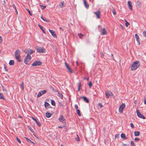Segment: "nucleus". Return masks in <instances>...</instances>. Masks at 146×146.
<instances>
[{"label":"nucleus","instance_id":"22","mask_svg":"<svg viewBox=\"0 0 146 146\" xmlns=\"http://www.w3.org/2000/svg\"><path fill=\"white\" fill-rule=\"evenodd\" d=\"M15 63L14 61L13 60H11L9 62V64L10 65H13Z\"/></svg>","mask_w":146,"mask_h":146},{"label":"nucleus","instance_id":"38","mask_svg":"<svg viewBox=\"0 0 146 146\" xmlns=\"http://www.w3.org/2000/svg\"><path fill=\"white\" fill-rule=\"evenodd\" d=\"M76 136L77 137V138H75V140L76 141H80V138H79V137L78 136V135H76Z\"/></svg>","mask_w":146,"mask_h":146},{"label":"nucleus","instance_id":"7","mask_svg":"<svg viewBox=\"0 0 146 146\" xmlns=\"http://www.w3.org/2000/svg\"><path fill=\"white\" fill-rule=\"evenodd\" d=\"M136 112L137 116L141 118H142L143 119H145V116L140 112L139 110H136Z\"/></svg>","mask_w":146,"mask_h":146},{"label":"nucleus","instance_id":"64","mask_svg":"<svg viewBox=\"0 0 146 146\" xmlns=\"http://www.w3.org/2000/svg\"><path fill=\"white\" fill-rule=\"evenodd\" d=\"M59 28L61 30H62V31H63V29L62 28L60 27Z\"/></svg>","mask_w":146,"mask_h":146},{"label":"nucleus","instance_id":"51","mask_svg":"<svg viewBox=\"0 0 146 146\" xmlns=\"http://www.w3.org/2000/svg\"><path fill=\"white\" fill-rule=\"evenodd\" d=\"M139 140H140V139H139L138 138H135V140L136 141H139Z\"/></svg>","mask_w":146,"mask_h":146},{"label":"nucleus","instance_id":"56","mask_svg":"<svg viewBox=\"0 0 146 146\" xmlns=\"http://www.w3.org/2000/svg\"><path fill=\"white\" fill-rule=\"evenodd\" d=\"M144 102L145 104H146V98H144Z\"/></svg>","mask_w":146,"mask_h":146},{"label":"nucleus","instance_id":"40","mask_svg":"<svg viewBox=\"0 0 146 146\" xmlns=\"http://www.w3.org/2000/svg\"><path fill=\"white\" fill-rule=\"evenodd\" d=\"M42 94H45L47 92V91L45 90H43L41 91V92Z\"/></svg>","mask_w":146,"mask_h":146},{"label":"nucleus","instance_id":"44","mask_svg":"<svg viewBox=\"0 0 146 146\" xmlns=\"http://www.w3.org/2000/svg\"><path fill=\"white\" fill-rule=\"evenodd\" d=\"M112 12L114 15H115L116 14V12L114 9L112 10Z\"/></svg>","mask_w":146,"mask_h":146},{"label":"nucleus","instance_id":"5","mask_svg":"<svg viewBox=\"0 0 146 146\" xmlns=\"http://www.w3.org/2000/svg\"><path fill=\"white\" fill-rule=\"evenodd\" d=\"M42 64V62L40 61H35L32 64L33 66H39Z\"/></svg>","mask_w":146,"mask_h":146},{"label":"nucleus","instance_id":"13","mask_svg":"<svg viewBox=\"0 0 146 146\" xmlns=\"http://www.w3.org/2000/svg\"><path fill=\"white\" fill-rule=\"evenodd\" d=\"M135 37L136 41H137L138 44L139 45L140 44V38L138 36V35L137 34H135Z\"/></svg>","mask_w":146,"mask_h":146},{"label":"nucleus","instance_id":"24","mask_svg":"<svg viewBox=\"0 0 146 146\" xmlns=\"http://www.w3.org/2000/svg\"><path fill=\"white\" fill-rule=\"evenodd\" d=\"M64 5V1H61V3L59 5V6L60 7L62 8L63 7V6Z\"/></svg>","mask_w":146,"mask_h":146},{"label":"nucleus","instance_id":"10","mask_svg":"<svg viewBox=\"0 0 146 146\" xmlns=\"http://www.w3.org/2000/svg\"><path fill=\"white\" fill-rule=\"evenodd\" d=\"M24 52L26 53H28V54H32L34 52L33 51L32 49H25L24 50Z\"/></svg>","mask_w":146,"mask_h":146},{"label":"nucleus","instance_id":"12","mask_svg":"<svg viewBox=\"0 0 146 146\" xmlns=\"http://www.w3.org/2000/svg\"><path fill=\"white\" fill-rule=\"evenodd\" d=\"M100 32L101 34L103 35H106L107 34V32L105 28H104L102 29L101 30Z\"/></svg>","mask_w":146,"mask_h":146},{"label":"nucleus","instance_id":"61","mask_svg":"<svg viewBox=\"0 0 146 146\" xmlns=\"http://www.w3.org/2000/svg\"><path fill=\"white\" fill-rule=\"evenodd\" d=\"M46 7L44 6H42V9H44L46 8Z\"/></svg>","mask_w":146,"mask_h":146},{"label":"nucleus","instance_id":"25","mask_svg":"<svg viewBox=\"0 0 146 146\" xmlns=\"http://www.w3.org/2000/svg\"><path fill=\"white\" fill-rule=\"evenodd\" d=\"M136 4L137 6H138L139 7H140L141 5V3L139 1H137V2Z\"/></svg>","mask_w":146,"mask_h":146},{"label":"nucleus","instance_id":"3","mask_svg":"<svg viewBox=\"0 0 146 146\" xmlns=\"http://www.w3.org/2000/svg\"><path fill=\"white\" fill-rule=\"evenodd\" d=\"M36 51L38 53H44L45 52V49L43 47L38 46L36 47Z\"/></svg>","mask_w":146,"mask_h":146},{"label":"nucleus","instance_id":"50","mask_svg":"<svg viewBox=\"0 0 146 146\" xmlns=\"http://www.w3.org/2000/svg\"><path fill=\"white\" fill-rule=\"evenodd\" d=\"M4 68L5 69V70L7 71V72L8 71V69L6 68V66L5 65H4Z\"/></svg>","mask_w":146,"mask_h":146},{"label":"nucleus","instance_id":"62","mask_svg":"<svg viewBox=\"0 0 146 146\" xmlns=\"http://www.w3.org/2000/svg\"><path fill=\"white\" fill-rule=\"evenodd\" d=\"M110 96H112L113 95V94L110 91Z\"/></svg>","mask_w":146,"mask_h":146},{"label":"nucleus","instance_id":"27","mask_svg":"<svg viewBox=\"0 0 146 146\" xmlns=\"http://www.w3.org/2000/svg\"><path fill=\"white\" fill-rule=\"evenodd\" d=\"M41 18L44 21H46L47 22H50V21L49 20H47V19H45L42 16L41 17Z\"/></svg>","mask_w":146,"mask_h":146},{"label":"nucleus","instance_id":"52","mask_svg":"<svg viewBox=\"0 0 146 146\" xmlns=\"http://www.w3.org/2000/svg\"><path fill=\"white\" fill-rule=\"evenodd\" d=\"M143 34L144 36H145L146 37V31H144L143 32Z\"/></svg>","mask_w":146,"mask_h":146},{"label":"nucleus","instance_id":"14","mask_svg":"<svg viewBox=\"0 0 146 146\" xmlns=\"http://www.w3.org/2000/svg\"><path fill=\"white\" fill-rule=\"evenodd\" d=\"M49 31L50 33L54 37H56V34L55 33L54 31H53L52 30L49 29Z\"/></svg>","mask_w":146,"mask_h":146},{"label":"nucleus","instance_id":"48","mask_svg":"<svg viewBox=\"0 0 146 146\" xmlns=\"http://www.w3.org/2000/svg\"><path fill=\"white\" fill-rule=\"evenodd\" d=\"M17 140L18 142H19L20 143H21V140L18 138V137H17Z\"/></svg>","mask_w":146,"mask_h":146},{"label":"nucleus","instance_id":"33","mask_svg":"<svg viewBox=\"0 0 146 146\" xmlns=\"http://www.w3.org/2000/svg\"><path fill=\"white\" fill-rule=\"evenodd\" d=\"M51 104L52 106H55V103L54 101L53 100H51Z\"/></svg>","mask_w":146,"mask_h":146},{"label":"nucleus","instance_id":"30","mask_svg":"<svg viewBox=\"0 0 146 146\" xmlns=\"http://www.w3.org/2000/svg\"><path fill=\"white\" fill-rule=\"evenodd\" d=\"M76 112L78 114V115L79 116H81V114L80 112V111L79 109H77L76 110Z\"/></svg>","mask_w":146,"mask_h":146},{"label":"nucleus","instance_id":"11","mask_svg":"<svg viewBox=\"0 0 146 146\" xmlns=\"http://www.w3.org/2000/svg\"><path fill=\"white\" fill-rule=\"evenodd\" d=\"M94 14L96 15L98 19L100 18V12L99 10H97L96 11L94 12Z\"/></svg>","mask_w":146,"mask_h":146},{"label":"nucleus","instance_id":"31","mask_svg":"<svg viewBox=\"0 0 146 146\" xmlns=\"http://www.w3.org/2000/svg\"><path fill=\"white\" fill-rule=\"evenodd\" d=\"M24 138L26 139V140H27V141L28 142H31V143H33V142L32 141L30 140V139H28V138H27L26 137H24Z\"/></svg>","mask_w":146,"mask_h":146},{"label":"nucleus","instance_id":"35","mask_svg":"<svg viewBox=\"0 0 146 146\" xmlns=\"http://www.w3.org/2000/svg\"><path fill=\"white\" fill-rule=\"evenodd\" d=\"M42 95V94L40 92L38 94L37 96V98H38L40 97Z\"/></svg>","mask_w":146,"mask_h":146},{"label":"nucleus","instance_id":"34","mask_svg":"<svg viewBox=\"0 0 146 146\" xmlns=\"http://www.w3.org/2000/svg\"><path fill=\"white\" fill-rule=\"evenodd\" d=\"M81 86V82H79V83L78 87V91H80Z\"/></svg>","mask_w":146,"mask_h":146},{"label":"nucleus","instance_id":"16","mask_svg":"<svg viewBox=\"0 0 146 146\" xmlns=\"http://www.w3.org/2000/svg\"><path fill=\"white\" fill-rule=\"evenodd\" d=\"M81 98H83L84 101L86 103H88L89 102V100L85 96H83L82 97H81Z\"/></svg>","mask_w":146,"mask_h":146},{"label":"nucleus","instance_id":"59","mask_svg":"<svg viewBox=\"0 0 146 146\" xmlns=\"http://www.w3.org/2000/svg\"><path fill=\"white\" fill-rule=\"evenodd\" d=\"M53 91H54L55 92H57V93H58V92L57 90H55L54 88L53 89Z\"/></svg>","mask_w":146,"mask_h":146},{"label":"nucleus","instance_id":"18","mask_svg":"<svg viewBox=\"0 0 146 146\" xmlns=\"http://www.w3.org/2000/svg\"><path fill=\"white\" fill-rule=\"evenodd\" d=\"M121 137L122 139L125 140L127 139V138L126 137L125 134L124 133H122L121 135Z\"/></svg>","mask_w":146,"mask_h":146},{"label":"nucleus","instance_id":"19","mask_svg":"<svg viewBox=\"0 0 146 146\" xmlns=\"http://www.w3.org/2000/svg\"><path fill=\"white\" fill-rule=\"evenodd\" d=\"M83 1L85 7L86 8H88L89 7V5L87 2L85 0H83Z\"/></svg>","mask_w":146,"mask_h":146},{"label":"nucleus","instance_id":"41","mask_svg":"<svg viewBox=\"0 0 146 146\" xmlns=\"http://www.w3.org/2000/svg\"><path fill=\"white\" fill-rule=\"evenodd\" d=\"M1 85L3 91H5V92H7V90L6 89H5L4 87L2 85Z\"/></svg>","mask_w":146,"mask_h":146},{"label":"nucleus","instance_id":"26","mask_svg":"<svg viewBox=\"0 0 146 146\" xmlns=\"http://www.w3.org/2000/svg\"><path fill=\"white\" fill-rule=\"evenodd\" d=\"M24 84L23 82H22L21 84H20L21 88L22 90H24Z\"/></svg>","mask_w":146,"mask_h":146},{"label":"nucleus","instance_id":"45","mask_svg":"<svg viewBox=\"0 0 146 146\" xmlns=\"http://www.w3.org/2000/svg\"><path fill=\"white\" fill-rule=\"evenodd\" d=\"M119 134H117L115 135V138H118L119 137Z\"/></svg>","mask_w":146,"mask_h":146},{"label":"nucleus","instance_id":"23","mask_svg":"<svg viewBox=\"0 0 146 146\" xmlns=\"http://www.w3.org/2000/svg\"><path fill=\"white\" fill-rule=\"evenodd\" d=\"M134 135L135 136H138L140 134V132L138 131H135L134 132Z\"/></svg>","mask_w":146,"mask_h":146},{"label":"nucleus","instance_id":"28","mask_svg":"<svg viewBox=\"0 0 146 146\" xmlns=\"http://www.w3.org/2000/svg\"><path fill=\"white\" fill-rule=\"evenodd\" d=\"M0 98L2 99L5 100L3 94L1 93H0Z\"/></svg>","mask_w":146,"mask_h":146},{"label":"nucleus","instance_id":"9","mask_svg":"<svg viewBox=\"0 0 146 146\" xmlns=\"http://www.w3.org/2000/svg\"><path fill=\"white\" fill-rule=\"evenodd\" d=\"M65 64L66 66V68L67 69L68 72H70V73H73V72L72 70V69L69 66L68 64L66 62L65 63Z\"/></svg>","mask_w":146,"mask_h":146},{"label":"nucleus","instance_id":"63","mask_svg":"<svg viewBox=\"0 0 146 146\" xmlns=\"http://www.w3.org/2000/svg\"><path fill=\"white\" fill-rule=\"evenodd\" d=\"M58 127L59 128L61 129V128H62L63 127L61 126H58Z\"/></svg>","mask_w":146,"mask_h":146},{"label":"nucleus","instance_id":"49","mask_svg":"<svg viewBox=\"0 0 146 146\" xmlns=\"http://www.w3.org/2000/svg\"><path fill=\"white\" fill-rule=\"evenodd\" d=\"M31 118H32V119L33 120H34L36 122L37 121L36 119H35V117H31Z\"/></svg>","mask_w":146,"mask_h":146},{"label":"nucleus","instance_id":"54","mask_svg":"<svg viewBox=\"0 0 146 146\" xmlns=\"http://www.w3.org/2000/svg\"><path fill=\"white\" fill-rule=\"evenodd\" d=\"M74 107H75V108L76 109V110L78 109V106L77 105L75 104L74 106Z\"/></svg>","mask_w":146,"mask_h":146},{"label":"nucleus","instance_id":"36","mask_svg":"<svg viewBox=\"0 0 146 146\" xmlns=\"http://www.w3.org/2000/svg\"><path fill=\"white\" fill-rule=\"evenodd\" d=\"M28 129H29V130L32 133L34 132L33 129L31 128L29 126H28Z\"/></svg>","mask_w":146,"mask_h":146},{"label":"nucleus","instance_id":"2","mask_svg":"<svg viewBox=\"0 0 146 146\" xmlns=\"http://www.w3.org/2000/svg\"><path fill=\"white\" fill-rule=\"evenodd\" d=\"M21 51L19 49L17 50L15 52V57L19 62L21 61V57L20 56Z\"/></svg>","mask_w":146,"mask_h":146},{"label":"nucleus","instance_id":"46","mask_svg":"<svg viewBox=\"0 0 146 146\" xmlns=\"http://www.w3.org/2000/svg\"><path fill=\"white\" fill-rule=\"evenodd\" d=\"M12 6L13 7L15 8L16 11H17V10L16 9V7L14 5H13Z\"/></svg>","mask_w":146,"mask_h":146},{"label":"nucleus","instance_id":"60","mask_svg":"<svg viewBox=\"0 0 146 146\" xmlns=\"http://www.w3.org/2000/svg\"><path fill=\"white\" fill-rule=\"evenodd\" d=\"M122 146H127V145L124 143H123L122 144Z\"/></svg>","mask_w":146,"mask_h":146},{"label":"nucleus","instance_id":"8","mask_svg":"<svg viewBox=\"0 0 146 146\" xmlns=\"http://www.w3.org/2000/svg\"><path fill=\"white\" fill-rule=\"evenodd\" d=\"M125 106L124 104H122L119 107V111L120 113H122L123 109L125 108Z\"/></svg>","mask_w":146,"mask_h":146},{"label":"nucleus","instance_id":"53","mask_svg":"<svg viewBox=\"0 0 146 146\" xmlns=\"http://www.w3.org/2000/svg\"><path fill=\"white\" fill-rule=\"evenodd\" d=\"M130 125H131V127H132L133 128H134V125H133V123H131Z\"/></svg>","mask_w":146,"mask_h":146},{"label":"nucleus","instance_id":"17","mask_svg":"<svg viewBox=\"0 0 146 146\" xmlns=\"http://www.w3.org/2000/svg\"><path fill=\"white\" fill-rule=\"evenodd\" d=\"M52 115V113L47 112L46 113L45 115L47 117L49 118Z\"/></svg>","mask_w":146,"mask_h":146},{"label":"nucleus","instance_id":"55","mask_svg":"<svg viewBox=\"0 0 146 146\" xmlns=\"http://www.w3.org/2000/svg\"><path fill=\"white\" fill-rule=\"evenodd\" d=\"M98 106L100 107V108H102V105L100 103H99L98 104Z\"/></svg>","mask_w":146,"mask_h":146},{"label":"nucleus","instance_id":"1","mask_svg":"<svg viewBox=\"0 0 146 146\" xmlns=\"http://www.w3.org/2000/svg\"><path fill=\"white\" fill-rule=\"evenodd\" d=\"M140 64L139 61H137L134 62L131 67V70H135L139 67Z\"/></svg>","mask_w":146,"mask_h":146},{"label":"nucleus","instance_id":"39","mask_svg":"<svg viewBox=\"0 0 146 146\" xmlns=\"http://www.w3.org/2000/svg\"><path fill=\"white\" fill-rule=\"evenodd\" d=\"M36 123L37 125L39 126V127H41V123H40L38 122V121H37L36 122Z\"/></svg>","mask_w":146,"mask_h":146},{"label":"nucleus","instance_id":"29","mask_svg":"<svg viewBox=\"0 0 146 146\" xmlns=\"http://www.w3.org/2000/svg\"><path fill=\"white\" fill-rule=\"evenodd\" d=\"M45 107V108H46L47 107H48L50 106V104L47 102H45L44 104Z\"/></svg>","mask_w":146,"mask_h":146},{"label":"nucleus","instance_id":"6","mask_svg":"<svg viewBox=\"0 0 146 146\" xmlns=\"http://www.w3.org/2000/svg\"><path fill=\"white\" fill-rule=\"evenodd\" d=\"M58 120L60 122H62V123L65 124L66 120L62 115H61L60 116Z\"/></svg>","mask_w":146,"mask_h":146},{"label":"nucleus","instance_id":"57","mask_svg":"<svg viewBox=\"0 0 146 146\" xmlns=\"http://www.w3.org/2000/svg\"><path fill=\"white\" fill-rule=\"evenodd\" d=\"M100 54H101V56L102 57H103L104 56V54L102 52H101L100 53Z\"/></svg>","mask_w":146,"mask_h":146},{"label":"nucleus","instance_id":"15","mask_svg":"<svg viewBox=\"0 0 146 146\" xmlns=\"http://www.w3.org/2000/svg\"><path fill=\"white\" fill-rule=\"evenodd\" d=\"M128 7L131 10H132V6L131 4V3L130 1H128L127 3Z\"/></svg>","mask_w":146,"mask_h":146},{"label":"nucleus","instance_id":"20","mask_svg":"<svg viewBox=\"0 0 146 146\" xmlns=\"http://www.w3.org/2000/svg\"><path fill=\"white\" fill-rule=\"evenodd\" d=\"M110 91H107L105 92L106 96H107L108 98L110 96Z\"/></svg>","mask_w":146,"mask_h":146},{"label":"nucleus","instance_id":"47","mask_svg":"<svg viewBox=\"0 0 146 146\" xmlns=\"http://www.w3.org/2000/svg\"><path fill=\"white\" fill-rule=\"evenodd\" d=\"M129 25V23L128 22H126V23H125V26H126V27H127Z\"/></svg>","mask_w":146,"mask_h":146},{"label":"nucleus","instance_id":"32","mask_svg":"<svg viewBox=\"0 0 146 146\" xmlns=\"http://www.w3.org/2000/svg\"><path fill=\"white\" fill-rule=\"evenodd\" d=\"M58 93L59 94L60 97L62 99H63V95L61 93H59V92H58Z\"/></svg>","mask_w":146,"mask_h":146},{"label":"nucleus","instance_id":"37","mask_svg":"<svg viewBox=\"0 0 146 146\" xmlns=\"http://www.w3.org/2000/svg\"><path fill=\"white\" fill-rule=\"evenodd\" d=\"M88 85H89L90 88H91L92 86V82L91 81H90L89 83L88 84Z\"/></svg>","mask_w":146,"mask_h":146},{"label":"nucleus","instance_id":"21","mask_svg":"<svg viewBox=\"0 0 146 146\" xmlns=\"http://www.w3.org/2000/svg\"><path fill=\"white\" fill-rule=\"evenodd\" d=\"M38 27L40 28V29L42 30V31L44 33V34H46V32H45V31H44V30L43 29V27H42V26H41L40 25H38Z\"/></svg>","mask_w":146,"mask_h":146},{"label":"nucleus","instance_id":"4","mask_svg":"<svg viewBox=\"0 0 146 146\" xmlns=\"http://www.w3.org/2000/svg\"><path fill=\"white\" fill-rule=\"evenodd\" d=\"M31 56L29 54H28L24 58V63L27 64H29L28 63V62L29 60H31Z\"/></svg>","mask_w":146,"mask_h":146},{"label":"nucleus","instance_id":"43","mask_svg":"<svg viewBox=\"0 0 146 146\" xmlns=\"http://www.w3.org/2000/svg\"><path fill=\"white\" fill-rule=\"evenodd\" d=\"M26 9L28 11V12L29 13V14L31 16H32V13H31L30 10L28 9Z\"/></svg>","mask_w":146,"mask_h":146},{"label":"nucleus","instance_id":"58","mask_svg":"<svg viewBox=\"0 0 146 146\" xmlns=\"http://www.w3.org/2000/svg\"><path fill=\"white\" fill-rule=\"evenodd\" d=\"M2 41V39L1 36H0V43H1Z\"/></svg>","mask_w":146,"mask_h":146},{"label":"nucleus","instance_id":"42","mask_svg":"<svg viewBox=\"0 0 146 146\" xmlns=\"http://www.w3.org/2000/svg\"><path fill=\"white\" fill-rule=\"evenodd\" d=\"M78 35L79 37V38H81L83 36V35L81 33H78Z\"/></svg>","mask_w":146,"mask_h":146}]
</instances>
